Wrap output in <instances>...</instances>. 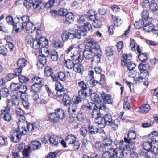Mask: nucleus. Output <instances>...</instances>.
<instances>
[{
	"label": "nucleus",
	"mask_w": 158,
	"mask_h": 158,
	"mask_svg": "<svg viewBox=\"0 0 158 158\" xmlns=\"http://www.w3.org/2000/svg\"><path fill=\"white\" fill-rule=\"evenodd\" d=\"M118 120H113L109 125H111L114 129L116 130L118 128Z\"/></svg>",
	"instance_id": "nucleus-59"
},
{
	"label": "nucleus",
	"mask_w": 158,
	"mask_h": 158,
	"mask_svg": "<svg viewBox=\"0 0 158 158\" xmlns=\"http://www.w3.org/2000/svg\"><path fill=\"white\" fill-rule=\"evenodd\" d=\"M0 94L4 97H7L9 94L8 89L7 88H2L0 90Z\"/></svg>",
	"instance_id": "nucleus-43"
},
{
	"label": "nucleus",
	"mask_w": 158,
	"mask_h": 158,
	"mask_svg": "<svg viewBox=\"0 0 158 158\" xmlns=\"http://www.w3.org/2000/svg\"><path fill=\"white\" fill-rule=\"evenodd\" d=\"M154 124V122L153 120H149L146 123L142 124V126L144 128L150 127H152Z\"/></svg>",
	"instance_id": "nucleus-49"
},
{
	"label": "nucleus",
	"mask_w": 158,
	"mask_h": 158,
	"mask_svg": "<svg viewBox=\"0 0 158 158\" xmlns=\"http://www.w3.org/2000/svg\"><path fill=\"white\" fill-rule=\"evenodd\" d=\"M111 148L109 151H106L102 154V158H113Z\"/></svg>",
	"instance_id": "nucleus-39"
},
{
	"label": "nucleus",
	"mask_w": 158,
	"mask_h": 158,
	"mask_svg": "<svg viewBox=\"0 0 158 158\" xmlns=\"http://www.w3.org/2000/svg\"><path fill=\"white\" fill-rule=\"evenodd\" d=\"M10 102H9L8 103V105L3 109H2L1 110V112L2 114H8L10 112Z\"/></svg>",
	"instance_id": "nucleus-51"
},
{
	"label": "nucleus",
	"mask_w": 158,
	"mask_h": 158,
	"mask_svg": "<svg viewBox=\"0 0 158 158\" xmlns=\"http://www.w3.org/2000/svg\"><path fill=\"white\" fill-rule=\"evenodd\" d=\"M106 107V105L103 103L100 104L99 107L97 108L94 110L92 112V117L95 120L100 119L101 118V114L100 113L99 110H105Z\"/></svg>",
	"instance_id": "nucleus-11"
},
{
	"label": "nucleus",
	"mask_w": 158,
	"mask_h": 158,
	"mask_svg": "<svg viewBox=\"0 0 158 158\" xmlns=\"http://www.w3.org/2000/svg\"><path fill=\"white\" fill-rule=\"evenodd\" d=\"M76 139V137L73 135H69L66 137L65 140L68 143L67 147L71 151L79 149L80 144Z\"/></svg>",
	"instance_id": "nucleus-8"
},
{
	"label": "nucleus",
	"mask_w": 158,
	"mask_h": 158,
	"mask_svg": "<svg viewBox=\"0 0 158 158\" xmlns=\"http://www.w3.org/2000/svg\"><path fill=\"white\" fill-rule=\"evenodd\" d=\"M48 117L49 121L56 123L65 118V113L63 110L59 108L55 110L54 112L49 113Z\"/></svg>",
	"instance_id": "nucleus-5"
},
{
	"label": "nucleus",
	"mask_w": 158,
	"mask_h": 158,
	"mask_svg": "<svg viewBox=\"0 0 158 158\" xmlns=\"http://www.w3.org/2000/svg\"><path fill=\"white\" fill-rule=\"evenodd\" d=\"M17 131H15L13 132V134L11 136V140L15 143L19 142L20 139L21 135L23 134L19 130L18 127Z\"/></svg>",
	"instance_id": "nucleus-17"
},
{
	"label": "nucleus",
	"mask_w": 158,
	"mask_h": 158,
	"mask_svg": "<svg viewBox=\"0 0 158 158\" xmlns=\"http://www.w3.org/2000/svg\"><path fill=\"white\" fill-rule=\"evenodd\" d=\"M65 66L69 69H72L74 67V64L72 60H69L68 61H65Z\"/></svg>",
	"instance_id": "nucleus-46"
},
{
	"label": "nucleus",
	"mask_w": 158,
	"mask_h": 158,
	"mask_svg": "<svg viewBox=\"0 0 158 158\" xmlns=\"http://www.w3.org/2000/svg\"><path fill=\"white\" fill-rule=\"evenodd\" d=\"M150 109V106L148 104L143 105L140 107L139 111L142 113H147L148 112Z\"/></svg>",
	"instance_id": "nucleus-31"
},
{
	"label": "nucleus",
	"mask_w": 158,
	"mask_h": 158,
	"mask_svg": "<svg viewBox=\"0 0 158 158\" xmlns=\"http://www.w3.org/2000/svg\"><path fill=\"white\" fill-rule=\"evenodd\" d=\"M91 48L97 51L98 54H100L101 53L100 45L97 42H96Z\"/></svg>",
	"instance_id": "nucleus-54"
},
{
	"label": "nucleus",
	"mask_w": 158,
	"mask_h": 158,
	"mask_svg": "<svg viewBox=\"0 0 158 158\" xmlns=\"http://www.w3.org/2000/svg\"><path fill=\"white\" fill-rule=\"evenodd\" d=\"M41 147V143L38 141H34L30 143L28 147V152L32 150H35L40 148Z\"/></svg>",
	"instance_id": "nucleus-15"
},
{
	"label": "nucleus",
	"mask_w": 158,
	"mask_h": 158,
	"mask_svg": "<svg viewBox=\"0 0 158 158\" xmlns=\"http://www.w3.org/2000/svg\"><path fill=\"white\" fill-rule=\"evenodd\" d=\"M70 74V73L67 71L65 73L60 72L58 73V77L60 80L65 81L67 78H69Z\"/></svg>",
	"instance_id": "nucleus-22"
},
{
	"label": "nucleus",
	"mask_w": 158,
	"mask_h": 158,
	"mask_svg": "<svg viewBox=\"0 0 158 158\" xmlns=\"http://www.w3.org/2000/svg\"><path fill=\"white\" fill-rule=\"evenodd\" d=\"M91 98L92 101L97 103V105L99 106L102 102L101 99L99 95L95 93H92L91 94Z\"/></svg>",
	"instance_id": "nucleus-23"
},
{
	"label": "nucleus",
	"mask_w": 158,
	"mask_h": 158,
	"mask_svg": "<svg viewBox=\"0 0 158 158\" xmlns=\"http://www.w3.org/2000/svg\"><path fill=\"white\" fill-rule=\"evenodd\" d=\"M41 86L40 85L33 84L32 86V88L33 90L36 92H39L41 89Z\"/></svg>",
	"instance_id": "nucleus-56"
},
{
	"label": "nucleus",
	"mask_w": 158,
	"mask_h": 158,
	"mask_svg": "<svg viewBox=\"0 0 158 158\" xmlns=\"http://www.w3.org/2000/svg\"><path fill=\"white\" fill-rule=\"evenodd\" d=\"M74 45H72L69 47L65 51V53L67 56L70 57L72 60L78 61L81 63L84 58L81 55L80 53L76 50Z\"/></svg>",
	"instance_id": "nucleus-4"
},
{
	"label": "nucleus",
	"mask_w": 158,
	"mask_h": 158,
	"mask_svg": "<svg viewBox=\"0 0 158 158\" xmlns=\"http://www.w3.org/2000/svg\"><path fill=\"white\" fill-rule=\"evenodd\" d=\"M146 157L147 158H156V155L152 150L149 151L147 153Z\"/></svg>",
	"instance_id": "nucleus-57"
},
{
	"label": "nucleus",
	"mask_w": 158,
	"mask_h": 158,
	"mask_svg": "<svg viewBox=\"0 0 158 158\" xmlns=\"http://www.w3.org/2000/svg\"><path fill=\"white\" fill-rule=\"evenodd\" d=\"M73 70L76 72L81 73L83 71V66L80 64H74Z\"/></svg>",
	"instance_id": "nucleus-30"
},
{
	"label": "nucleus",
	"mask_w": 158,
	"mask_h": 158,
	"mask_svg": "<svg viewBox=\"0 0 158 158\" xmlns=\"http://www.w3.org/2000/svg\"><path fill=\"white\" fill-rule=\"evenodd\" d=\"M19 81L22 83H26L29 81V79L23 75H19Z\"/></svg>",
	"instance_id": "nucleus-55"
},
{
	"label": "nucleus",
	"mask_w": 158,
	"mask_h": 158,
	"mask_svg": "<svg viewBox=\"0 0 158 158\" xmlns=\"http://www.w3.org/2000/svg\"><path fill=\"white\" fill-rule=\"evenodd\" d=\"M112 17L114 20V24L115 26L118 27L121 25L123 21L121 18L113 15H112Z\"/></svg>",
	"instance_id": "nucleus-28"
},
{
	"label": "nucleus",
	"mask_w": 158,
	"mask_h": 158,
	"mask_svg": "<svg viewBox=\"0 0 158 158\" xmlns=\"http://www.w3.org/2000/svg\"><path fill=\"white\" fill-rule=\"evenodd\" d=\"M88 129L89 131V133L92 134H96L97 133V131H98V128L91 125H89V126Z\"/></svg>",
	"instance_id": "nucleus-44"
},
{
	"label": "nucleus",
	"mask_w": 158,
	"mask_h": 158,
	"mask_svg": "<svg viewBox=\"0 0 158 158\" xmlns=\"http://www.w3.org/2000/svg\"><path fill=\"white\" fill-rule=\"evenodd\" d=\"M55 89L56 90H66L65 89L63 88L62 85L60 83H56L55 85Z\"/></svg>",
	"instance_id": "nucleus-61"
},
{
	"label": "nucleus",
	"mask_w": 158,
	"mask_h": 158,
	"mask_svg": "<svg viewBox=\"0 0 158 158\" xmlns=\"http://www.w3.org/2000/svg\"><path fill=\"white\" fill-rule=\"evenodd\" d=\"M149 65L148 64L146 65L142 64H139L138 68L141 71L140 75L144 79H147L149 76V73L148 70Z\"/></svg>",
	"instance_id": "nucleus-12"
},
{
	"label": "nucleus",
	"mask_w": 158,
	"mask_h": 158,
	"mask_svg": "<svg viewBox=\"0 0 158 158\" xmlns=\"http://www.w3.org/2000/svg\"><path fill=\"white\" fill-rule=\"evenodd\" d=\"M16 114L18 121L17 124L18 127H21V131H23V126L26 123L25 118L24 117L25 113L24 111L20 108H17L16 109Z\"/></svg>",
	"instance_id": "nucleus-9"
},
{
	"label": "nucleus",
	"mask_w": 158,
	"mask_h": 158,
	"mask_svg": "<svg viewBox=\"0 0 158 158\" xmlns=\"http://www.w3.org/2000/svg\"><path fill=\"white\" fill-rule=\"evenodd\" d=\"M44 71L45 75L47 77L51 76L53 73V71L52 68L49 66L45 67Z\"/></svg>",
	"instance_id": "nucleus-35"
},
{
	"label": "nucleus",
	"mask_w": 158,
	"mask_h": 158,
	"mask_svg": "<svg viewBox=\"0 0 158 158\" xmlns=\"http://www.w3.org/2000/svg\"><path fill=\"white\" fill-rule=\"evenodd\" d=\"M53 44L54 47L56 48H60L63 46L61 43L58 40L54 41Z\"/></svg>",
	"instance_id": "nucleus-62"
},
{
	"label": "nucleus",
	"mask_w": 158,
	"mask_h": 158,
	"mask_svg": "<svg viewBox=\"0 0 158 158\" xmlns=\"http://www.w3.org/2000/svg\"><path fill=\"white\" fill-rule=\"evenodd\" d=\"M27 61L24 58L19 59L17 61V64L19 67H24L27 65Z\"/></svg>",
	"instance_id": "nucleus-29"
},
{
	"label": "nucleus",
	"mask_w": 158,
	"mask_h": 158,
	"mask_svg": "<svg viewBox=\"0 0 158 158\" xmlns=\"http://www.w3.org/2000/svg\"><path fill=\"white\" fill-rule=\"evenodd\" d=\"M113 121L112 116L110 114H106L104 118H101L100 120L96 121L99 125H101L102 128L105 127L106 125H109Z\"/></svg>",
	"instance_id": "nucleus-10"
},
{
	"label": "nucleus",
	"mask_w": 158,
	"mask_h": 158,
	"mask_svg": "<svg viewBox=\"0 0 158 158\" xmlns=\"http://www.w3.org/2000/svg\"><path fill=\"white\" fill-rule=\"evenodd\" d=\"M32 80L34 82L33 84L41 85L42 82L43 81V79L38 77H35Z\"/></svg>",
	"instance_id": "nucleus-50"
},
{
	"label": "nucleus",
	"mask_w": 158,
	"mask_h": 158,
	"mask_svg": "<svg viewBox=\"0 0 158 158\" xmlns=\"http://www.w3.org/2000/svg\"><path fill=\"white\" fill-rule=\"evenodd\" d=\"M155 141L156 143H158V141H156L155 138L152 139L151 141H149L144 142L143 143V147L144 149L147 151L152 148V144Z\"/></svg>",
	"instance_id": "nucleus-19"
},
{
	"label": "nucleus",
	"mask_w": 158,
	"mask_h": 158,
	"mask_svg": "<svg viewBox=\"0 0 158 158\" xmlns=\"http://www.w3.org/2000/svg\"><path fill=\"white\" fill-rule=\"evenodd\" d=\"M150 10L154 12H158V6L156 3H152L149 6Z\"/></svg>",
	"instance_id": "nucleus-47"
},
{
	"label": "nucleus",
	"mask_w": 158,
	"mask_h": 158,
	"mask_svg": "<svg viewBox=\"0 0 158 158\" xmlns=\"http://www.w3.org/2000/svg\"><path fill=\"white\" fill-rule=\"evenodd\" d=\"M49 140L51 144L55 145H57L59 143V139L56 135H51L50 137Z\"/></svg>",
	"instance_id": "nucleus-27"
},
{
	"label": "nucleus",
	"mask_w": 158,
	"mask_h": 158,
	"mask_svg": "<svg viewBox=\"0 0 158 158\" xmlns=\"http://www.w3.org/2000/svg\"><path fill=\"white\" fill-rule=\"evenodd\" d=\"M80 133L83 137H86L88 133L87 129L85 127H81L80 129Z\"/></svg>",
	"instance_id": "nucleus-52"
},
{
	"label": "nucleus",
	"mask_w": 158,
	"mask_h": 158,
	"mask_svg": "<svg viewBox=\"0 0 158 158\" xmlns=\"http://www.w3.org/2000/svg\"><path fill=\"white\" fill-rule=\"evenodd\" d=\"M143 19L139 20L138 21H136L135 23L134 24V26L135 28L139 29L142 27L143 25H144L145 23Z\"/></svg>",
	"instance_id": "nucleus-41"
},
{
	"label": "nucleus",
	"mask_w": 158,
	"mask_h": 158,
	"mask_svg": "<svg viewBox=\"0 0 158 158\" xmlns=\"http://www.w3.org/2000/svg\"><path fill=\"white\" fill-rule=\"evenodd\" d=\"M22 21V23L18 22L15 25V28L16 32H20L24 28V24L23 23V21Z\"/></svg>",
	"instance_id": "nucleus-26"
},
{
	"label": "nucleus",
	"mask_w": 158,
	"mask_h": 158,
	"mask_svg": "<svg viewBox=\"0 0 158 158\" xmlns=\"http://www.w3.org/2000/svg\"><path fill=\"white\" fill-rule=\"evenodd\" d=\"M132 55L131 54H123L122 57V60L121 61V64L124 66L127 63L128 61H130L131 59Z\"/></svg>",
	"instance_id": "nucleus-24"
},
{
	"label": "nucleus",
	"mask_w": 158,
	"mask_h": 158,
	"mask_svg": "<svg viewBox=\"0 0 158 158\" xmlns=\"http://www.w3.org/2000/svg\"><path fill=\"white\" fill-rule=\"evenodd\" d=\"M7 23L10 25H13L14 21L12 17L11 16H8L6 18Z\"/></svg>",
	"instance_id": "nucleus-63"
},
{
	"label": "nucleus",
	"mask_w": 158,
	"mask_h": 158,
	"mask_svg": "<svg viewBox=\"0 0 158 158\" xmlns=\"http://www.w3.org/2000/svg\"><path fill=\"white\" fill-rule=\"evenodd\" d=\"M148 12L146 10H143L141 13L142 19L144 21H146L149 17Z\"/></svg>",
	"instance_id": "nucleus-42"
},
{
	"label": "nucleus",
	"mask_w": 158,
	"mask_h": 158,
	"mask_svg": "<svg viewBox=\"0 0 158 158\" xmlns=\"http://www.w3.org/2000/svg\"><path fill=\"white\" fill-rule=\"evenodd\" d=\"M38 62L42 65H45L47 62L46 58L45 55L42 54L38 56Z\"/></svg>",
	"instance_id": "nucleus-32"
},
{
	"label": "nucleus",
	"mask_w": 158,
	"mask_h": 158,
	"mask_svg": "<svg viewBox=\"0 0 158 158\" xmlns=\"http://www.w3.org/2000/svg\"><path fill=\"white\" fill-rule=\"evenodd\" d=\"M136 135L134 131H131L129 132L128 134V138H125L124 139L127 143H130L129 146L130 149H135V146L134 143H132L131 144V141L135 139Z\"/></svg>",
	"instance_id": "nucleus-13"
},
{
	"label": "nucleus",
	"mask_w": 158,
	"mask_h": 158,
	"mask_svg": "<svg viewBox=\"0 0 158 158\" xmlns=\"http://www.w3.org/2000/svg\"><path fill=\"white\" fill-rule=\"evenodd\" d=\"M127 142L125 141V140L124 141L123 140L120 141L118 144V148L122 149L124 151L127 150L128 148L127 145Z\"/></svg>",
	"instance_id": "nucleus-34"
},
{
	"label": "nucleus",
	"mask_w": 158,
	"mask_h": 158,
	"mask_svg": "<svg viewBox=\"0 0 158 158\" xmlns=\"http://www.w3.org/2000/svg\"><path fill=\"white\" fill-rule=\"evenodd\" d=\"M99 106L96 105L94 103L90 102L88 103L87 107L89 109L93 111L94 110L97 108Z\"/></svg>",
	"instance_id": "nucleus-48"
},
{
	"label": "nucleus",
	"mask_w": 158,
	"mask_h": 158,
	"mask_svg": "<svg viewBox=\"0 0 158 158\" xmlns=\"http://www.w3.org/2000/svg\"><path fill=\"white\" fill-rule=\"evenodd\" d=\"M154 28H155V27L153 24L150 22H148L145 23L143 30L146 32H149L152 31Z\"/></svg>",
	"instance_id": "nucleus-25"
},
{
	"label": "nucleus",
	"mask_w": 158,
	"mask_h": 158,
	"mask_svg": "<svg viewBox=\"0 0 158 158\" xmlns=\"http://www.w3.org/2000/svg\"><path fill=\"white\" fill-rule=\"evenodd\" d=\"M67 12L68 11L66 9L61 8L59 10L58 13L60 16H63L66 15Z\"/></svg>",
	"instance_id": "nucleus-64"
},
{
	"label": "nucleus",
	"mask_w": 158,
	"mask_h": 158,
	"mask_svg": "<svg viewBox=\"0 0 158 158\" xmlns=\"http://www.w3.org/2000/svg\"><path fill=\"white\" fill-rule=\"evenodd\" d=\"M105 53L107 56H110L113 54V50L110 47H106L105 49Z\"/></svg>",
	"instance_id": "nucleus-53"
},
{
	"label": "nucleus",
	"mask_w": 158,
	"mask_h": 158,
	"mask_svg": "<svg viewBox=\"0 0 158 158\" xmlns=\"http://www.w3.org/2000/svg\"><path fill=\"white\" fill-rule=\"evenodd\" d=\"M62 101L64 104L66 105L70 104L71 102V99L66 94L64 96H63L62 98Z\"/></svg>",
	"instance_id": "nucleus-40"
},
{
	"label": "nucleus",
	"mask_w": 158,
	"mask_h": 158,
	"mask_svg": "<svg viewBox=\"0 0 158 158\" xmlns=\"http://www.w3.org/2000/svg\"><path fill=\"white\" fill-rule=\"evenodd\" d=\"M21 20L23 21V23L24 24V27L26 31L28 33H32L35 30L36 35L40 36L44 30V27L41 23H37L34 26L33 23L29 22V17L27 16H23L21 18Z\"/></svg>",
	"instance_id": "nucleus-3"
},
{
	"label": "nucleus",
	"mask_w": 158,
	"mask_h": 158,
	"mask_svg": "<svg viewBox=\"0 0 158 158\" xmlns=\"http://www.w3.org/2000/svg\"><path fill=\"white\" fill-rule=\"evenodd\" d=\"M18 90L21 93L24 94L27 90V87L24 85L19 84Z\"/></svg>",
	"instance_id": "nucleus-60"
},
{
	"label": "nucleus",
	"mask_w": 158,
	"mask_h": 158,
	"mask_svg": "<svg viewBox=\"0 0 158 158\" xmlns=\"http://www.w3.org/2000/svg\"><path fill=\"white\" fill-rule=\"evenodd\" d=\"M68 110L69 114L71 115L76 114L79 110V108L76 105L71 103L69 105Z\"/></svg>",
	"instance_id": "nucleus-16"
},
{
	"label": "nucleus",
	"mask_w": 158,
	"mask_h": 158,
	"mask_svg": "<svg viewBox=\"0 0 158 158\" xmlns=\"http://www.w3.org/2000/svg\"><path fill=\"white\" fill-rule=\"evenodd\" d=\"M92 28V27L90 24L88 22L85 23L84 26H81L75 27V30L73 32L67 31H64L61 35L62 40L64 42H66L69 39H80L81 35L85 36L87 34L86 31L87 30H90Z\"/></svg>",
	"instance_id": "nucleus-1"
},
{
	"label": "nucleus",
	"mask_w": 158,
	"mask_h": 158,
	"mask_svg": "<svg viewBox=\"0 0 158 158\" xmlns=\"http://www.w3.org/2000/svg\"><path fill=\"white\" fill-rule=\"evenodd\" d=\"M96 42L93 38L86 39L85 40V43L91 47L93 46Z\"/></svg>",
	"instance_id": "nucleus-38"
},
{
	"label": "nucleus",
	"mask_w": 158,
	"mask_h": 158,
	"mask_svg": "<svg viewBox=\"0 0 158 158\" xmlns=\"http://www.w3.org/2000/svg\"><path fill=\"white\" fill-rule=\"evenodd\" d=\"M83 56L85 59L89 60L94 57V53L91 49L86 48L83 52Z\"/></svg>",
	"instance_id": "nucleus-20"
},
{
	"label": "nucleus",
	"mask_w": 158,
	"mask_h": 158,
	"mask_svg": "<svg viewBox=\"0 0 158 158\" xmlns=\"http://www.w3.org/2000/svg\"><path fill=\"white\" fill-rule=\"evenodd\" d=\"M25 144L23 143H20L19 144L18 146V149L19 150H21L24 149V150L23 152V158H28L29 156V152L28 149H27L25 148Z\"/></svg>",
	"instance_id": "nucleus-18"
},
{
	"label": "nucleus",
	"mask_w": 158,
	"mask_h": 158,
	"mask_svg": "<svg viewBox=\"0 0 158 158\" xmlns=\"http://www.w3.org/2000/svg\"><path fill=\"white\" fill-rule=\"evenodd\" d=\"M50 53L51 58L53 61H56L58 58L57 52L55 50H52Z\"/></svg>",
	"instance_id": "nucleus-33"
},
{
	"label": "nucleus",
	"mask_w": 158,
	"mask_h": 158,
	"mask_svg": "<svg viewBox=\"0 0 158 158\" xmlns=\"http://www.w3.org/2000/svg\"><path fill=\"white\" fill-rule=\"evenodd\" d=\"M103 101L105 104H112L113 103V100L111 98V96L109 94H106L104 93L101 94Z\"/></svg>",
	"instance_id": "nucleus-21"
},
{
	"label": "nucleus",
	"mask_w": 158,
	"mask_h": 158,
	"mask_svg": "<svg viewBox=\"0 0 158 158\" xmlns=\"http://www.w3.org/2000/svg\"><path fill=\"white\" fill-rule=\"evenodd\" d=\"M113 158H123L124 157L122 149L117 148L114 149L111 148Z\"/></svg>",
	"instance_id": "nucleus-14"
},
{
	"label": "nucleus",
	"mask_w": 158,
	"mask_h": 158,
	"mask_svg": "<svg viewBox=\"0 0 158 158\" xmlns=\"http://www.w3.org/2000/svg\"><path fill=\"white\" fill-rule=\"evenodd\" d=\"M23 5L27 9H30L33 7L36 12L41 10L42 9V1L36 0H24Z\"/></svg>",
	"instance_id": "nucleus-6"
},
{
	"label": "nucleus",
	"mask_w": 158,
	"mask_h": 158,
	"mask_svg": "<svg viewBox=\"0 0 158 158\" xmlns=\"http://www.w3.org/2000/svg\"><path fill=\"white\" fill-rule=\"evenodd\" d=\"M65 18L66 21L69 23L73 22L74 20L73 15L71 12H67L65 15Z\"/></svg>",
	"instance_id": "nucleus-37"
},
{
	"label": "nucleus",
	"mask_w": 158,
	"mask_h": 158,
	"mask_svg": "<svg viewBox=\"0 0 158 158\" xmlns=\"http://www.w3.org/2000/svg\"><path fill=\"white\" fill-rule=\"evenodd\" d=\"M19 84L17 83H12L10 85V87L12 90H18Z\"/></svg>",
	"instance_id": "nucleus-58"
},
{
	"label": "nucleus",
	"mask_w": 158,
	"mask_h": 158,
	"mask_svg": "<svg viewBox=\"0 0 158 158\" xmlns=\"http://www.w3.org/2000/svg\"><path fill=\"white\" fill-rule=\"evenodd\" d=\"M78 95L84 99L87 96L86 90L81 89L78 92Z\"/></svg>",
	"instance_id": "nucleus-45"
},
{
	"label": "nucleus",
	"mask_w": 158,
	"mask_h": 158,
	"mask_svg": "<svg viewBox=\"0 0 158 158\" xmlns=\"http://www.w3.org/2000/svg\"><path fill=\"white\" fill-rule=\"evenodd\" d=\"M41 123H27L26 121V123L23 126V131H21V127H18L19 130L20 131L21 133L23 135H25L27 133V131H31L34 130L36 131L39 130L40 127Z\"/></svg>",
	"instance_id": "nucleus-7"
},
{
	"label": "nucleus",
	"mask_w": 158,
	"mask_h": 158,
	"mask_svg": "<svg viewBox=\"0 0 158 158\" xmlns=\"http://www.w3.org/2000/svg\"><path fill=\"white\" fill-rule=\"evenodd\" d=\"M25 41L27 44L29 45L34 49H39L40 53H42V52H44L48 55L50 53L48 48L44 47L48 42L46 39L44 37H40L38 39L35 37L34 39L31 36L27 35L25 38Z\"/></svg>",
	"instance_id": "nucleus-2"
},
{
	"label": "nucleus",
	"mask_w": 158,
	"mask_h": 158,
	"mask_svg": "<svg viewBox=\"0 0 158 158\" xmlns=\"http://www.w3.org/2000/svg\"><path fill=\"white\" fill-rule=\"evenodd\" d=\"M11 103L13 105H18L19 103V97L17 95H13L12 96Z\"/></svg>",
	"instance_id": "nucleus-36"
}]
</instances>
